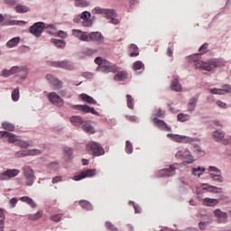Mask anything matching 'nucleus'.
<instances>
[{
	"instance_id": "052dcab7",
	"label": "nucleus",
	"mask_w": 231,
	"mask_h": 231,
	"mask_svg": "<svg viewBox=\"0 0 231 231\" xmlns=\"http://www.w3.org/2000/svg\"><path fill=\"white\" fill-rule=\"evenodd\" d=\"M115 17H116V11H115V15H113L111 17H108L106 19H111L110 23L112 24H118L120 23V21L118 19L115 18Z\"/></svg>"
},
{
	"instance_id": "603ef678",
	"label": "nucleus",
	"mask_w": 231,
	"mask_h": 231,
	"mask_svg": "<svg viewBox=\"0 0 231 231\" xmlns=\"http://www.w3.org/2000/svg\"><path fill=\"white\" fill-rule=\"evenodd\" d=\"M126 100H127V107H129V109H134V105L133 104V96L132 95H126Z\"/></svg>"
},
{
	"instance_id": "5fc2aeb1",
	"label": "nucleus",
	"mask_w": 231,
	"mask_h": 231,
	"mask_svg": "<svg viewBox=\"0 0 231 231\" xmlns=\"http://www.w3.org/2000/svg\"><path fill=\"white\" fill-rule=\"evenodd\" d=\"M153 118H163L165 116V112L161 110V108L158 109L157 113H154L152 115Z\"/></svg>"
},
{
	"instance_id": "a878e982",
	"label": "nucleus",
	"mask_w": 231,
	"mask_h": 231,
	"mask_svg": "<svg viewBox=\"0 0 231 231\" xmlns=\"http://www.w3.org/2000/svg\"><path fill=\"white\" fill-rule=\"evenodd\" d=\"M63 154H64V159L66 162H69L73 158V149L69 148L68 146H65L63 148Z\"/></svg>"
},
{
	"instance_id": "1a4fd4ad",
	"label": "nucleus",
	"mask_w": 231,
	"mask_h": 231,
	"mask_svg": "<svg viewBox=\"0 0 231 231\" xmlns=\"http://www.w3.org/2000/svg\"><path fill=\"white\" fill-rule=\"evenodd\" d=\"M194 66L196 69H204L205 71H212V68H216L215 63H207L199 60H195Z\"/></svg>"
},
{
	"instance_id": "5701e85b",
	"label": "nucleus",
	"mask_w": 231,
	"mask_h": 231,
	"mask_svg": "<svg viewBox=\"0 0 231 231\" xmlns=\"http://www.w3.org/2000/svg\"><path fill=\"white\" fill-rule=\"evenodd\" d=\"M203 190H208V192H212V194H221L223 189L208 184H203Z\"/></svg>"
},
{
	"instance_id": "a211bd4d",
	"label": "nucleus",
	"mask_w": 231,
	"mask_h": 231,
	"mask_svg": "<svg viewBox=\"0 0 231 231\" xmlns=\"http://www.w3.org/2000/svg\"><path fill=\"white\" fill-rule=\"evenodd\" d=\"M95 63L97 64L99 69H101L103 73H106V69L109 68V65L111 64V62L107 61V60H102V58L100 57L95 59Z\"/></svg>"
},
{
	"instance_id": "f257e3e1",
	"label": "nucleus",
	"mask_w": 231,
	"mask_h": 231,
	"mask_svg": "<svg viewBox=\"0 0 231 231\" xmlns=\"http://www.w3.org/2000/svg\"><path fill=\"white\" fill-rule=\"evenodd\" d=\"M44 30H55V25L48 24L43 22H37L29 28L30 33L34 37H41Z\"/></svg>"
},
{
	"instance_id": "79ce46f5",
	"label": "nucleus",
	"mask_w": 231,
	"mask_h": 231,
	"mask_svg": "<svg viewBox=\"0 0 231 231\" xmlns=\"http://www.w3.org/2000/svg\"><path fill=\"white\" fill-rule=\"evenodd\" d=\"M203 172H205V168L203 167H198V168L192 169V174L194 176H198L199 178V176L203 175Z\"/></svg>"
},
{
	"instance_id": "cd10ccee",
	"label": "nucleus",
	"mask_w": 231,
	"mask_h": 231,
	"mask_svg": "<svg viewBox=\"0 0 231 231\" xmlns=\"http://www.w3.org/2000/svg\"><path fill=\"white\" fill-rule=\"evenodd\" d=\"M171 91H176L177 93H180V91H181V84H180V80H178V79H174L171 81Z\"/></svg>"
},
{
	"instance_id": "09e8293b",
	"label": "nucleus",
	"mask_w": 231,
	"mask_h": 231,
	"mask_svg": "<svg viewBox=\"0 0 231 231\" xmlns=\"http://www.w3.org/2000/svg\"><path fill=\"white\" fill-rule=\"evenodd\" d=\"M12 100L14 102H17L19 100L20 95H19V88H16L13 92H12Z\"/></svg>"
},
{
	"instance_id": "39448f33",
	"label": "nucleus",
	"mask_w": 231,
	"mask_h": 231,
	"mask_svg": "<svg viewBox=\"0 0 231 231\" xmlns=\"http://www.w3.org/2000/svg\"><path fill=\"white\" fill-rule=\"evenodd\" d=\"M77 23H81L85 28H91L93 26V20H91V13L84 11L79 19H76Z\"/></svg>"
},
{
	"instance_id": "864d4df0",
	"label": "nucleus",
	"mask_w": 231,
	"mask_h": 231,
	"mask_svg": "<svg viewBox=\"0 0 231 231\" xmlns=\"http://www.w3.org/2000/svg\"><path fill=\"white\" fill-rule=\"evenodd\" d=\"M125 152L127 154H133V144L130 141L125 142Z\"/></svg>"
},
{
	"instance_id": "a19ab883",
	"label": "nucleus",
	"mask_w": 231,
	"mask_h": 231,
	"mask_svg": "<svg viewBox=\"0 0 231 231\" xmlns=\"http://www.w3.org/2000/svg\"><path fill=\"white\" fill-rule=\"evenodd\" d=\"M15 11L18 14H26V12H30V8L26 5H16L15 6Z\"/></svg>"
},
{
	"instance_id": "3c124183",
	"label": "nucleus",
	"mask_w": 231,
	"mask_h": 231,
	"mask_svg": "<svg viewBox=\"0 0 231 231\" xmlns=\"http://www.w3.org/2000/svg\"><path fill=\"white\" fill-rule=\"evenodd\" d=\"M133 69H134V71L143 69V63L142 61H135L133 65Z\"/></svg>"
},
{
	"instance_id": "9b49d317",
	"label": "nucleus",
	"mask_w": 231,
	"mask_h": 231,
	"mask_svg": "<svg viewBox=\"0 0 231 231\" xmlns=\"http://www.w3.org/2000/svg\"><path fill=\"white\" fill-rule=\"evenodd\" d=\"M97 174L96 170H85L79 175H75L73 177L74 181H80V180H84L86 178H93Z\"/></svg>"
},
{
	"instance_id": "412c9836",
	"label": "nucleus",
	"mask_w": 231,
	"mask_h": 231,
	"mask_svg": "<svg viewBox=\"0 0 231 231\" xmlns=\"http://www.w3.org/2000/svg\"><path fill=\"white\" fill-rule=\"evenodd\" d=\"M0 136H2V138H8L9 143H15V142L19 141L17 139V136H15V134L6 131L0 132Z\"/></svg>"
},
{
	"instance_id": "de8ad7c7",
	"label": "nucleus",
	"mask_w": 231,
	"mask_h": 231,
	"mask_svg": "<svg viewBox=\"0 0 231 231\" xmlns=\"http://www.w3.org/2000/svg\"><path fill=\"white\" fill-rule=\"evenodd\" d=\"M118 71V67L115 64H109L106 70H105V73H116Z\"/></svg>"
},
{
	"instance_id": "774afa93",
	"label": "nucleus",
	"mask_w": 231,
	"mask_h": 231,
	"mask_svg": "<svg viewBox=\"0 0 231 231\" xmlns=\"http://www.w3.org/2000/svg\"><path fill=\"white\" fill-rule=\"evenodd\" d=\"M208 48V43H204L200 48H199V51H202L203 53H205V50H207Z\"/></svg>"
},
{
	"instance_id": "b1692460",
	"label": "nucleus",
	"mask_w": 231,
	"mask_h": 231,
	"mask_svg": "<svg viewBox=\"0 0 231 231\" xmlns=\"http://www.w3.org/2000/svg\"><path fill=\"white\" fill-rule=\"evenodd\" d=\"M21 172V171L17 170V169H9L6 170L5 171V181L12 179V178H15L16 176H19V173Z\"/></svg>"
},
{
	"instance_id": "72a5a7b5",
	"label": "nucleus",
	"mask_w": 231,
	"mask_h": 231,
	"mask_svg": "<svg viewBox=\"0 0 231 231\" xmlns=\"http://www.w3.org/2000/svg\"><path fill=\"white\" fill-rule=\"evenodd\" d=\"M19 42H21V38L15 37V38L9 40L6 43V46H7V48H14V47L17 46L19 44Z\"/></svg>"
},
{
	"instance_id": "4d7b16f0",
	"label": "nucleus",
	"mask_w": 231,
	"mask_h": 231,
	"mask_svg": "<svg viewBox=\"0 0 231 231\" xmlns=\"http://www.w3.org/2000/svg\"><path fill=\"white\" fill-rule=\"evenodd\" d=\"M40 217H42V212H41V211H38L36 214L31 215L29 217V218L32 219V221L40 219Z\"/></svg>"
},
{
	"instance_id": "2eb2a0df",
	"label": "nucleus",
	"mask_w": 231,
	"mask_h": 231,
	"mask_svg": "<svg viewBox=\"0 0 231 231\" xmlns=\"http://www.w3.org/2000/svg\"><path fill=\"white\" fill-rule=\"evenodd\" d=\"M217 223H226L228 220V214L226 212L221 211V209L217 208L213 212Z\"/></svg>"
},
{
	"instance_id": "0eeeda50",
	"label": "nucleus",
	"mask_w": 231,
	"mask_h": 231,
	"mask_svg": "<svg viewBox=\"0 0 231 231\" xmlns=\"http://www.w3.org/2000/svg\"><path fill=\"white\" fill-rule=\"evenodd\" d=\"M209 176L214 181L218 183H223V176H221V170L217 169L216 166H209Z\"/></svg>"
},
{
	"instance_id": "680f3d73",
	"label": "nucleus",
	"mask_w": 231,
	"mask_h": 231,
	"mask_svg": "<svg viewBox=\"0 0 231 231\" xmlns=\"http://www.w3.org/2000/svg\"><path fill=\"white\" fill-rule=\"evenodd\" d=\"M18 145H20L23 149H28L30 147V143L26 141H19Z\"/></svg>"
},
{
	"instance_id": "ea45409f",
	"label": "nucleus",
	"mask_w": 231,
	"mask_h": 231,
	"mask_svg": "<svg viewBox=\"0 0 231 231\" xmlns=\"http://www.w3.org/2000/svg\"><path fill=\"white\" fill-rule=\"evenodd\" d=\"M73 109H78V111H82V113H89V106L88 105H76L73 106Z\"/></svg>"
},
{
	"instance_id": "f704fd0d",
	"label": "nucleus",
	"mask_w": 231,
	"mask_h": 231,
	"mask_svg": "<svg viewBox=\"0 0 231 231\" xmlns=\"http://www.w3.org/2000/svg\"><path fill=\"white\" fill-rule=\"evenodd\" d=\"M70 122L72 124V125H81V124H83V120L82 117L79 116H73L72 117H70Z\"/></svg>"
},
{
	"instance_id": "7ed1b4c3",
	"label": "nucleus",
	"mask_w": 231,
	"mask_h": 231,
	"mask_svg": "<svg viewBox=\"0 0 231 231\" xmlns=\"http://www.w3.org/2000/svg\"><path fill=\"white\" fill-rule=\"evenodd\" d=\"M86 150L93 156H102L105 154L104 148L98 143L90 142L86 145Z\"/></svg>"
},
{
	"instance_id": "473e14b6",
	"label": "nucleus",
	"mask_w": 231,
	"mask_h": 231,
	"mask_svg": "<svg viewBox=\"0 0 231 231\" xmlns=\"http://www.w3.org/2000/svg\"><path fill=\"white\" fill-rule=\"evenodd\" d=\"M196 104H198V97H192L188 103V111L192 113L196 109Z\"/></svg>"
},
{
	"instance_id": "6e6552de",
	"label": "nucleus",
	"mask_w": 231,
	"mask_h": 231,
	"mask_svg": "<svg viewBox=\"0 0 231 231\" xmlns=\"http://www.w3.org/2000/svg\"><path fill=\"white\" fill-rule=\"evenodd\" d=\"M47 97L50 102L54 104V106H58V107H62V106H64V99L60 98V96H59L57 93L51 92Z\"/></svg>"
},
{
	"instance_id": "69168bd1",
	"label": "nucleus",
	"mask_w": 231,
	"mask_h": 231,
	"mask_svg": "<svg viewBox=\"0 0 231 231\" xmlns=\"http://www.w3.org/2000/svg\"><path fill=\"white\" fill-rule=\"evenodd\" d=\"M217 106H218V107H222L223 109H225L226 107V103L223 101H217Z\"/></svg>"
},
{
	"instance_id": "9d476101",
	"label": "nucleus",
	"mask_w": 231,
	"mask_h": 231,
	"mask_svg": "<svg viewBox=\"0 0 231 231\" xmlns=\"http://www.w3.org/2000/svg\"><path fill=\"white\" fill-rule=\"evenodd\" d=\"M167 138H171V140H173V142H177L178 143H190V142H192V139L188 136L173 134H168Z\"/></svg>"
},
{
	"instance_id": "a18cd8bd",
	"label": "nucleus",
	"mask_w": 231,
	"mask_h": 231,
	"mask_svg": "<svg viewBox=\"0 0 231 231\" xmlns=\"http://www.w3.org/2000/svg\"><path fill=\"white\" fill-rule=\"evenodd\" d=\"M75 6H79V8H86V6H89V2L86 0H79L75 1Z\"/></svg>"
},
{
	"instance_id": "0e129e2a",
	"label": "nucleus",
	"mask_w": 231,
	"mask_h": 231,
	"mask_svg": "<svg viewBox=\"0 0 231 231\" xmlns=\"http://www.w3.org/2000/svg\"><path fill=\"white\" fill-rule=\"evenodd\" d=\"M127 120H130V122H136L138 120V117L136 116H126Z\"/></svg>"
},
{
	"instance_id": "c756f323",
	"label": "nucleus",
	"mask_w": 231,
	"mask_h": 231,
	"mask_svg": "<svg viewBox=\"0 0 231 231\" xmlns=\"http://www.w3.org/2000/svg\"><path fill=\"white\" fill-rule=\"evenodd\" d=\"M52 44L55 45L56 48H66V41L64 40H57L55 38L51 39Z\"/></svg>"
},
{
	"instance_id": "8fccbe9b",
	"label": "nucleus",
	"mask_w": 231,
	"mask_h": 231,
	"mask_svg": "<svg viewBox=\"0 0 231 231\" xmlns=\"http://www.w3.org/2000/svg\"><path fill=\"white\" fill-rule=\"evenodd\" d=\"M222 95H226V93H231V86L228 84H225L222 86V88H220Z\"/></svg>"
},
{
	"instance_id": "6e6d98bb",
	"label": "nucleus",
	"mask_w": 231,
	"mask_h": 231,
	"mask_svg": "<svg viewBox=\"0 0 231 231\" xmlns=\"http://www.w3.org/2000/svg\"><path fill=\"white\" fill-rule=\"evenodd\" d=\"M106 226L108 231H118V228H116L115 225L109 221L106 222Z\"/></svg>"
},
{
	"instance_id": "bf43d9fd",
	"label": "nucleus",
	"mask_w": 231,
	"mask_h": 231,
	"mask_svg": "<svg viewBox=\"0 0 231 231\" xmlns=\"http://www.w3.org/2000/svg\"><path fill=\"white\" fill-rule=\"evenodd\" d=\"M208 91L212 95H223L222 92H221L222 91L221 88H209Z\"/></svg>"
},
{
	"instance_id": "13d9d810",
	"label": "nucleus",
	"mask_w": 231,
	"mask_h": 231,
	"mask_svg": "<svg viewBox=\"0 0 231 231\" xmlns=\"http://www.w3.org/2000/svg\"><path fill=\"white\" fill-rule=\"evenodd\" d=\"M51 221H54V223H59L60 219H62V214H56L51 217Z\"/></svg>"
},
{
	"instance_id": "f3484780",
	"label": "nucleus",
	"mask_w": 231,
	"mask_h": 231,
	"mask_svg": "<svg viewBox=\"0 0 231 231\" xmlns=\"http://www.w3.org/2000/svg\"><path fill=\"white\" fill-rule=\"evenodd\" d=\"M212 136H213V140H215V142H222V143H224V145H228V143H230V139H224L225 134L223 132L215 131V132H213Z\"/></svg>"
},
{
	"instance_id": "58836bf2",
	"label": "nucleus",
	"mask_w": 231,
	"mask_h": 231,
	"mask_svg": "<svg viewBox=\"0 0 231 231\" xmlns=\"http://www.w3.org/2000/svg\"><path fill=\"white\" fill-rule=\"evenodd\" d=\"M79 97L84 102H88V104H97V101L93 97L88 96V94H80Z\"/></svg>"
},
{
	"instance_id": "aec40b11",
	"label": "nucleus",
	"mask_w": 231,
	"mask_h": 231,
	"mask_svg": "<svg viewBox=\"0 0 231 231\" xmlns=\"http://www.w3.org/2000/svg\"><path fill=\"white\" fill-rule=\"evenodd\" d=\"M72 35L77 39H79V41H83L85 42H88V32H82L81 30H79V29H73Z\"/></svg>"
},
{
	"instance_id": "2f4dec72",
	"label": "nucleus",
	"mask_w": 231,
	"mask_h": 231,
	"mask_svg": "<svg viewBox=\"0 0 231 231\" xmlns=\"http://www.w3.org/2000/svg\"><path fill=\"white\" fill-rule=\"evenodd\" d=\"M79 205L81 207V208H84L85 210H93V206L91 205V202L88 200H79Z\"/></svg>"
},
{
	"instance_id": "c85d7f7f",
	"label": "nucleus",
	"mask_w": 231,
	"mask_h": 231,
	"mask_svg": "<svg viewBox=\"0 0 231 231\" xmlns=\"http://www.w3.org/2000/svg\"><path fill=\"white\" fill-rule=\"evenodd\" d=\"M54 32H57V29L55 28V30L51 29L48 31V32L51 35H56L57 37H60V39H67L68 38V32H64V31H59L57 33H55Z\"/></svg>"
},
{
	"instance_id": "ddd939ff",
	"label": "nucleus",
	"mask_w": 231,
	"mask_h": 231,
	"mask_svg": "<svg viewBox=\"0 0 231 231\" xmlns=\"http://www.w3.org/2000/svg\"><path fill=\"white\" fill-rule=\"evenodd\" d=\"M51 66H52V68H60L62 69H69L70 71L74 69L73 64L67 60L52 61L51 62Z\"/></svg>"
},
{
	"instance_id": "c9c22d12",
	"label": "nucleus",
	"mask_w": 231,
	"mask_h": 231,
	"mask_svg": "<svg viewBox=\"0 0 231 231\" xmlns=\"http://www.w3.org/2000/svg\"><path fill=\"white\" fill-rule=\"evenodd\" d=\"M130 57H138L140 55V51L138 50V46L134 43L130 46Z\"/></svg>"
},
{
	"instance_id": "6ab92c4d",
	"label": "nucleus",
	"mask_w": 231,
	"mask_h": 231,
	"mask_svg": "<svg viewBox=\"0 0 231 231\" xmlns=\"http://www.w3.org/2000/svg\"><path fill=\"white\" fill-rule=\"evenodd\" d=\"M88 41H87V42H91V41H94L95 42H102V41H104V36L98 32H88Z\"/></svg>"
},
{
	"instance_id": "49530a36",
	"label": "nucleus",
	"mask_w": 231,
	"mask_h": 231,
	"mask_svg": "<svg viewBox=\"0 0 231 231\" xmlns=\"http://www.w3.org/2000/svg\"><path fill=\"white\" fill-rule=\"evenodd\" d=\"M2 127L3 129H5V131H15V125L8 122L2 123Z\"/></svg>"
},
{
	"instance_id": "f8f14e48",
	"label": "nucleus",
	"mask_w": 231,
	"mask_h": 231,
	"mask_svg": "<svg viewBox=\"0 0 231 231\" xmlns=\"http://www.w3.org/2000/svg\"><path fill=\"white\" fill-rule=\"evenodd\" d=\"M92 14L105 15L106 18H109V17H113V15H115V9L96 7L93 9Z\"/></svg>"
},
{
	"instance_id": "7c9ffc66",
	"label": "nucleus",
	"mask_w": 231,
	"mask_h": 231,
	"mask_svg": "<svg viewBox=\"0 0 231 231\" xmlns=\"http://www.w3.org/2000/svg\"><path fill=\"white\" fill-rule=\"evenodd\" d=\"M21 201H23V203H26L27 205H30V207L32 208H35V207H37V204H35V202H33V199H32L30 197L28 196H24L22 197Z\"/></svg>"
},
{
	"instance_id": "c03bdc74",
	"label": "nucleus",
	"mask_w": 231,
	"mask_h": 231,
	"mask_svg": "<svg viewBox=\"0 0 231 231\" xmlns=\"http://www.w3.org/2000/svg\"><path fill=\"white\" fill-rule=\"evenodd\" d=\"M209 223H212V220L207 216L206 221H201L199 223L200 230H205V228H207V225H209Z\"/></svg>"
},
{
	"instance_id": "37998d69",
	"label": "nucleus",
	"mask_w": 231,
	"mask_h": 231,
	"mask_svg": "<svg viewBox=\"0 0 231 231\" xmlns=\"http://www.w3.org/2000/svg\"><path fill=\"white\" fill-rule=\"evenodd\" d=\"M177 120L179 122H188V120H190V116L180 113L177 116Z\"/></svg>"
},
{
	"instance_id": "f03ea898",
	"label": "nucleus",
	"mask_w": 231,
	"mask_h": 231,
	"mask_svg": "<svg viewBox=\"0 0 231 231\" xmlns=\"http://www.w3.org/2000/svg\"><path fill=\"white\" fill-rule=\"evenodd\" d=\"M15 73H20L21 79H26V76L28 75V69L25 67H17L14 66L9 70L4 69L1 72L2 77H11V75H15Z\"/></svg>"
},
{
	"instance_id": "4be33fe9",
	"label": "nucleus",
	"mask_w": 231,
	"mask_h": 231,
	"mask_svg": "<svg viewBox=\"0 0 231 231\" xmlns=\"http://www.w3.org/2000/svg\"><path fill=\"white\" fill-rule=\"evenodd\" d=\"M176 171V167H174V165H171L170 168L168 169H163L159 171V176H161V178H163L165 176H173L174 172Z\"/></svg>"
},
{
	"instance_id": "4468645a",
	"label": "nucleus",
	"mask_w": 231,
	"mask_h": 231,
	"mask_svg": "<svg viewBox=\"0 0 231 231\" xmlns=\"http://www.w3.org/2000/svg\"><path fill=\"white\" fill-rule=\"evenodd\" d=\"M46 79L49 84H51V86H52L54 89H57V90L61 89L63 83L59 79L55 78L53 75H51V74H48L46 76Z\"/></svg>"
},
{
	"instance_id": "4c0bfd02",
	"label": "nucleus",
	"mask_w": 231,
	"mask_h": 231,
	"mask_svg": "<svg viewBox=\"0 0 231 231\" xmlns=\"http://www.w3.org/2000/svg\"><path fill=\"white\" fill-rule=\"evenodd\" d=\"M81 127H82L83 131H85V133H89L90 134H95V128L91 125L85 123L82 125Z\"/></svg>"
},
{
	"instance_id": "e433bc0d",
	"label": "nucleus",
	"mask_w": 231,
	"mask_h": 231,
	"mask_svg": "<svg viewBox=\"0 0 231 231\" xmlns=\"http://www.w3.org/2000/svg\"><path fill=\"white\" fill-rule=\"evenodd\" d=\"M40 150H28V151H23L20 152L21 156H35V154H40Z\"/></svg>"
},
{
	"instance_id": "393cba45",
	"label": "nucleus",
	"mask_w": 231,
	"mask_h": 231,
	"mask_svg": "<svg viewBox=\"0 0 231 231\" xmlns=\"http://www.w3.org/2000/svg\"><path fill=\"white\" fill-rule=\"evenodd\" d=\"M202 204L205 207H216V205H219V199L206 198L203 199Z\"/></svg>"
},
{
	"instance_id": "dca6fc26",
	"label": "nucleus",
	"mask_w": 231,
	"mask_h": 231,
	"mask_svg": "<svg viewBox=\"0 0 231 231\" xmlns=\"http://www.w3.org/2000/svg\"><path fill=\"white\" fill-rule=\"evenodd\" d=\"M152 122L158 129H161V131H167L168 133H171L172 131V128H171L169 125H167V123L162 119H158L156 117L152 118Z\"/></svg>"
},
{
	"instance_id": "bb28decb",
	"label": "nucleus",
	"mask_w": 231,
	"mask_h": 231,
	"mask_svg": "<svg viewBox=\"0 0 231 231\" xmlns=\"http://www.w3.org/2000/svg\"><path fill=\"white\" fill-rule=\"evenodd\" d=\"M128 75L129 74L127 73V71L122 70L115 75L114 79L117 80L118 82H122L123 80H125L127 79Z\"/></svg>"
},
{
	"instance_id": "e2e57ef3",
	"label": "nucleus",
	"mask_w": 231,
	"mask_h": 231,
	"mask_svg": "<svg viewBox=\"0 0 231 231\" xmlns=\"http://www.w3.org/2000/svg\"><path fill=\"white\" fill-rule=\"evenodd\" d=\"M62 181V177L61 176H56L52 178V184L55 185L57 183H60Z\"/></svg>"
},
{
	"instance_id": "20e7f679",
	"label": "nucleus",
	"mask_w": 231,
	"mask_h": 231,
	"mask_svg": "<svg viewBox=\"0 0 231 231\" xmlns=\"http://www.w3.org/2000/svg\"><path fill=\"white\" fill-rule=\"evenodd\" d=\"M23 176L25 179V184L27 187H32L35 182V174L33 173V170L29 166H24L23 168Z\"/></svg>"
},
{
	"instance_id": "423d86ee",
	"label": "nucleus",
	"mask_w": 231,
	"mask_h": 231,
	"mask_svg": "<svg viewBox=\"0 0 231 231\" xmlns=\"http://www.w3.org/2000/svg\"><path fill=\"white\" fill-rule=\"evenodd\" d=\"M175 157L178 160L185 161L186 163L194 162V157H192V154H190V152L188 149H184L177 152V153L175 154Z\"/></svg>"
},
{
	"instance_id": "338daca9",
	"label": "nucleus",
	"mask_w": 231,
	"mask_h": 231,
	"mask_svg": "<svg viewBox=\"0 0 231 231\" xmlns=\"http://www.w3.org/2000/svg\"><path fill=\"white\" fill-rule=\"evenodd\" d=\"M10 205L13 208L15 207V205H17V199H15V198L11 199H10Z\"/></svg>"
}]
</instances>
